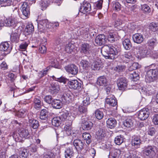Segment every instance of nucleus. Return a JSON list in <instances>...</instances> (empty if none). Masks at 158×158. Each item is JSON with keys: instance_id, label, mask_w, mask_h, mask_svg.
<instances>
[{"instance_id": "1", "label": "nucleus", "mask_w": 158, "mask_h": 158, "mask_svg": "<svg viewBox=\"0 0 158 158\" xmlns=\"http://www.w3.org/2000/svg\"><path fill=\"white\" fill-rule=\"evenodd\" d=\"M147 68L149 70L147 73L145 80L147 82H152L158 78V65L152 64Z\"/></svg>"}, {"instance_id": "2", "label": "nucleus", "mask_w": 158, "mask_h": 158, "mask_svg": "<svg viewBox=\"0 0 158 158\" xmlns=\"http://www.w3.org/2000/svg\"><path fill=\"white\" fill-rule=\"evenodd\" d=\"M103 55L106 59H114L117 57L118 53L117 48L113 46L105 45L102 48Z\"/></svg>"}, {"instance_id": "3", "label": "nucleus", "mask_w": 158, "mask_h": 158, "mask_svg": "<svg viewBox=\"0 0 158 158\" xmlns=\"http://www.w3.org/2000/svg\"><path fill=\"white\" fill-rule=\"evenodd\" d=\"M70 113L67 111L63 112L58 117H55L53 118L52 120V125L55 127H58L60 125L61 122L64 123L65 121H66L67 118Z\"/></svg>"}, {"instance_id": "4", "label": "nucleus", "mask_w": 158, "mask_h": 158, "mask_svg": "<svg viewBox=\"0 0 158 158\" xmlns=\"http://www.w3.org/2000/svg\"><path fill=\"white\" fill-rule=\"evenodd\" d=\"M74 118V116L71 113H70L67 118L66 121H65L64 123L65 124V126L64 127V130L66 131L68 135H69L71 134V125L72 124V122Z\"/></svg>"}, {"instance_id": "5", "label": "nucleus", "mask_w": 158, "mask_h": 158, "mask_svg": "<svg viewBox=\"0 0 158 158\" xmlns=\"http://www.w3.org/2000/svg\"><path fill=\"white\" fill-rule=\"evenodd\" d=\"M158 151V149L156 147L148 145L144 147L143 153L150 158L153 157Z\"/></svg>"}, {"instance_id": "6", "label": "nucleus", "mask_w": 158, "mask_h": 158, "mask_svg": "<svg viewBox=\"0 0 158 158\" xmlns=\"http://www.w3.org/2000/svg\"><path fill=\"white\" fill-rule=\"evenodd\" d=\"M38 28L39 30L42 32H44L45 31H52L51 28L49 27V23L47 19L40 20L38 22Z\"/></svg>"}, {"instance_id": "7", "label": "nucleus", "mask_w": 158, "mask_h": 158, "mask_svg": "<svg viewBox=\"0 0 158 158\" xmlns=\"http://www.w3.org/2000/svg\"><path fill=\"white\" fill-rule=\"evenodd\" d=\"M149 110L147 108H143L137 113L138 118L141 120L146 119L149 116Z\"/></svg>"}, {"instance_id": "8", "label": "nucleus", "mask_w": 158, "mask_h": 158, "mask_svg": "<svg viewBox=\"0 0 158 158\" xmlns=\"http://www.w3.org/2000/svg\"><path fill=\"white\" fill-rule=\"evenodd\" d=\"M142 142L140 136L134 135L132 137L131 143L132 146L137 148H139Z\"/></svg>"}, {"instance_id": "9", "label": "nucleus", "mask_w": 158, "mask_h": 158, "mask_svg": "<svg viewBox=\"0 0 158 158\" xmlns=\"http://www.w3.org/2000/svg\"><path fill=\"white\" fill-rule=\"evenodd\" d=\"M73 144L78 153L81 152L85 146L82 141L78 139H76L74 140Z\"/></svg>"}, {"instance_id": "10", "label": "nucleus", "mask_w": 158, "mask_h": 158, "mask_svg": "<svg viewBox=\"0 0 158 158\" xmlns=\"http://www.w3.org/2000/svg\"><path fill=\"white\" fill-rule=\"evenodd\" d=\"M67 84L70 88L74 89H79L81 86V83L75 79L68 80Z\"/></svg>"}, {"instance_id": "11", "label": "nucleus", "mask_w": 158, "mask_h": 158, "mask_svg": "<svg viewBox=\"0 0 158 158\" xmlns=\"http://www.w3.org/2000/svg\"><path fill=\"white\" fill-rule=\"evenodd\" d=\"M65 69L68 73L73 75L77 74L78 70L77 67L75 65L73 64L66 66Z\"/></svg>"}, {"instance_id": "12", "label": "nucleus", "mask_w": 158, "mask_h": 158, "mask_svg": "<svg viewBox=\"0 0 158 158\" xmlns=\"http://www.w3.org/2000/svg\"><path fill=\"white\" fill-rule=\"evenodd\" d=\"M127 81L125 77L119 78L117 80V84L119 90H123L126 89L127 85Z\"/></svg>"}, {"instance_id": "13", "label": "nucleus", "mask_w": 158, "mask_h": 158, "mask_svg": "<svg viewBox=\"0 0 158 158\" xmlns=\"http://www.w3.org/2000/svg\"><path fill=\"white\" fill-rule=\"evenodd\" d=\"M50 92L53 94H56L60 89L58 82H53L50 87Z\"/></svg>"}, {"instance_id": "14", "label": "nucleus", "mask_w": 158, "mask_h": 158, "mask_svg": "<svg viewBox=\"0 0 158 158\" xmlns=\"http://www.w3.org/2000/svg\"><path fill=\"white\" fill-rule=\"evenodd\" d=\"M81 52L85 54L86 56H89L91 51V46L87 43L82 44L81 47Z\"/></svg>"}, {"instance_id": "15", "label": "nucleus", "mask_w": 158, "mask_h": 158, "mask_svg": "<svg viewBox=\"0 0 158 158\" xmlns=\"http://www.w3.org/2000/svg\"><path fill=\"white\" fill-rule=\"evenodd\" d=\"M95 41L97 45L101 46L105 44L107 41V39L104 35L101 34L96 36Z\"/></svg>"}, {"instance_id": "16", "label": "nucleus", "mask_w": 158, "mask_h": 158, "mask_svg": "<svg viewBox=\"0 0 158 158\" xmlns=\"http://www.w3.org/2000/svg\"><path fill=\"white\" fill-rule=\"evenodd\" d=\"M106 102L107 104L112 106H115L117 105V101L113 95L107 96Z\"/></svg>"}, {"instance_id": "17", "label": "nucleus", "mask_w": 158, "mask_h": 158, "mask_svg": "<svg viewBox=\"0 0 158 158\" xmlns=\"http://www.w3.org/2000/svg\"><path fill=\"white\" fill-rule=\"evenodd\" d=\"M81 123L84 128L87 130H90L93 125V123L86 118L82 119Z\"/></svg>"}, {"instance_id": "18", "label": "nucleus", "mask_w": 158, "mask_h": 158, "mask_svg": "<svg viewBox=\"0 0 158 158\" xmlns=\"http://www.w3.org/2000/svg\"><path fill=\"white\" fill-rule=\"evenodd\" d=\"M132 39L134 43L139 44L143 42L144 38L142 34L140 33H137L133 35Z\"/></svg>"}, {"instance_id": "19", "label": "nucleus", "mask_w": 158, "mask_h": 158, "mask_svg": "<svg viewBox=\"0 0 158 158\" xmlns=\"http://www.w3.org/2000/svg\"><path fill=\"white\" fill-rule=\"evenodd\" d=\"M12 49V47L10 46L9 43L7 42L2 43L0 44V50L2 51L7 52L9 53Z\"/></svg>"}, {"instance_id": "20", "label": "nucleus", "mask_w": 158, "mask_h": 158, "mask_svg": "<svg viewBox=\"0 0 158 158\" xmlns=\"http://www.w3.org/2000/svg\"><path fill=\"white\" fill-rule=\"evenodd\" d=\"M96 83L99 86H105L108 85V81L106 77L102 76L98 78Z\"/></svg>"}, {"instance_id": "21", "label": "nucleus", "mask_w": 158, "mask_h": 158, "mask_svg": "<svg viewBox=\"0 0 158 158\" xmlns=\"http://www.w3.org/2000/svg\"><path fill=\"white\" fill-rule=\"evenodd\" d=\"M81 10L84 14L89 12L91 10L90 4L87 2H84L81 6Z\"/></svg>"}, {"instance_id": "22", "label": "nucleus", "mask_w": 158, "mask_h": 158, "mask_svg": "<svg viewBox=\"0 0 158 158\" xmlns=\"http://www.w3.org/2000/svg\"><path fill=\"white\" fill-rule=\"evenodd\" d=\"M17 23V20L14 18H10L5 20V26L15 27Z\"/></svg>"}, {"instance_id": "23", "label": "nucleus", "mask_w": 158, "mask_h": 158, "mask_svg": "<svg viewBox=\"0 0 158 158\" xmlns=\"http://www.w3.org/2000/svg\"><path fill=\"white\" fill-rule=\"evenodd\" d=\"M21 10L23 15L27 17L30 14L29 6L26 2L23 3L21 6Z\"/></svg>"}, {"instance_id": "24", "label": "nucleus", "mask_w": 158, "mask_h": 158, "mask_svg": "<svg viewBox=\"0 0 158 158\" xmlns=\"http://www.w3.org/2000/svg\"><path fill=\"white\" fill-rule=\"evenodd\" d=\"M74 155V152L71 147H69L65 150L64 156L66 158H71Z\"/></svg>"}, {"instance_id": "25", "label": "nucleus", "mask_w": 158, "mask_h": 158, "mask_svg": "<svg viewBox=\"0 0 158 158\" xmlns=\"http://www.w3.org/2000/svg\"><path fill=\"white\" fill-rule=\"evenodd\" d=\"M52 105L54 108L59 109L62 107V102L59 99H54L52 101Z\"/></svg>"}, {"instance_id": "26", "label": "nucleus", "mask_w": 158, "mask_h": 158, "mask_svg": "<svg viewBox=\"0 0 158 158\" xmlns=\"http://www.w3.org/2000/svg\"><path fill=\"white\" fill-rule=\"evenodd\" d=\"M138 52L140 56L143 57L148 54L149 53V51H148V48L145 46L139 47V48Z\"/></svg>"}, {"instance_id": "27", "label": "nucleus", "mask_w": 158, "mask_h": 158, "mask_svg": "<svg viewBox=\"0 0 158 158\" xmlns=\"http://www.w3.org/2000/svg\"><path fill=\"white\" fill-rule=\"evenodd\" d=\"M106 124L109 127L112 128L116 126L117 124V122L114 118H108L107 120Z\"/></svg>"}, {"instance_id": "28", "label": "nucleus", "mask_w": 158, "mask_h": 158, "mask_svg": "<svg viewBox=\"0 0 158 158\" xmlns=\"http://www.w3.org/2000/svg\"><path fill=\"white\" fill-rule=\"evenodd\" d=\"M123 45L124 48L127 50H129L131 47V44L130 40L126 39L123 41Z\"/></svg>"}, {"instance_id": "29", "label": "nucleus", "mask_w": 158, "mask_h": 158, "mask_svg": "<svg viewBox=\"0 0 158 158\" xmlns=\"http://www.w3.org/2000/svg\"><path fill=\"white\" fill-rule=\"evenodd\" d=\"M98 62L94 60L91 62V68L94 70H99L101 66Z\"/></svg>"}, {"instance_id": "30", "label": "nucleus", "mask_w": 158, "mask_h": 158, "mask_svg": "<svg viewBox=\"0 0 158 158\" xmlns=\"http://www.w3.org/2000/svg\"><path fill=\"white\" fill-rule=\"evenodd\" d=\"M48 117V112L46 109H42L40 112V118L42 120H47Z\"/></svg>"}, {"instance_id": "31", "label": "nucleus", "mask_w": 158, "mask_h": 158, "mask_svg": "<svg viewBox=\"0 0 158 158\" xmlns=\"http://www.w3.org/2000/svg\"><path fill=\"white\" fill-rule=\"evenodd\" d=\"M112 31H110L109 32L107 35V39L108 41L110 42H114L116 39V35L115 33L112 32Z\"/></svg>"}, {"instance_id": "32", "label": "nucleus", "mask_w": 158, "mask_h": 158, "mask_svg": "<svg viewBox=\"0 0 158 158\" xmlns=\"http://www.w3.org/2000/svg\"><path fill=\"white\" fill-rule=\"evenodd\" d=\"M110 155L114 158H118L121 153V152L119 149H114L110 152Z\"/></svg>"}, {"instance_id": "33", "label": "nucleus", "mask_w": 158, "mask_h": 158, "mask_svg": "<svg viewBox=\"0 0 158 158\" xmlns=\"http://www.w3.org/2000/svg\"><path fill=\"white\" fill-rule=\"evenodd\" d=\"M75 48V46L74 45L71 43H70L66 45L65 47V50L66 52L68 53H71L73 51Z\"/></svg>"}, {"instance_id": "34", "label": "nucleus", "mask_w": 158, "mask_h": 158, "mask_svg": "<svg viewBox=\"0 0 158 158\" xmlns=\"http://www.w3.org/2000/svg\"><path fill=\"white\" fill-rule=\"evenodd\" d=\"M19 154L21 158H26L28 155L27 149L23 148L20 149Z\"/></svg>"}, {"instance_id": "35", "label": "nucleus", "mask_w": 158, "mask_h": 158, "mask_svg": "<svg viewBox=\"0 0 158 158\" xmlns=\"http://www.w3.org/2000/svg\"><path fill=\"white\" fill-rule=\"evenodd\" d=\"M124 138L121 135H118L116 136L114 139V141L116 144L120 145L124 141Z\"/></svg>"}, {"instance_id": "36", "label": "nucleus", "mask_w": 158, "mask_h": 158, "mask_svg": "<svg viewBox=\"0 0 158 158\" xmlns=\"http://www.w3.org/2000/svg\"><path fill=\"white\" fill-rule=\"evenodd\" d=\"M29 122L31 124V126L33 129H36L39 126L38 121L34 120L33 118H29Z\"/></svg>"}, {"instance_id": "37", "label": "nucleus", "mask_w": 158, "mask_h": 158, "mask_svg": "<svg viewBox=\"0 0 158 158\" xmlns=\"http://www.w3.org/2000/svg\"><path fill=\"white\" fill-rule=\"evenodd\" d=\"M149 29L152 31L156 32L158 31V23H152L149 25Z\"/></svg>"}, {"instance_id": "38", "label": "nucleus", "mask_w": 158, "mask_h": 158, "mask_svg": "<svg viewBox=\"0 0 158 158\" xmlns=\"http://www.w3.org/2000/svg\"><path fill=\"white\" fill-rule=\"evenodd\" d=\"M29 133L28 130L23 129L19 133V135L22 138L27 139L29 138Z\"/></svg>"}, {"instance_id": "39", "label": "nucleus", "mask_w": 158, "mask_h": 158, "mask_svg": "<svg viewBox=\"0 0 158 158\" xmlns=\"http://www.w3.org/2000/svg\"><path fill=\"white\" fill-rule=\"evenodd\" d=\"M91 136L88 133L85 132L82 134V137L86 141L87 144H89L91 142Z\"/></svg>"}, {"instance_id": "40", "label": "nucleus", "mask_w": 158, "mask_h": 158, "mask_svg": "<svg viewBox=\"0 0 158 158\" xmlns=\"http://www.w3.org/2000/svg\"><path fill=\"white\" fill-rule=\"evenodd\" d=\"M50 3V0H41L40 2V5L42 10H45Z\"/></svg>"}, {"instance_id": "41", "label": "nucleus", "mask_w": 158, "mask_h": 158, "mask_svg": "<svg viewBox=\"0 0 158 158\" xmlns=\"http://www.w3.org/2000/svg\"><path fill=\"white\" fill-rule=\"evenodd\" d=\"M113 69L116 72H122L125 70L126 66L124 65L119 64L114 67H113Z\"/></svg>"}, {"instance_id": "42", "label": "nucleus", "mask_w": 158, "mask_h": 158, "mask_svg": "<svg viewBox=\"0 0 158 158\" xmlns=\"http://www.w3.org/2000/svg\"><path fill=\"white\" fill-rule=\"evenodd\" d=\"M25 31L28 34L33 33L34 31V27L32 24H29L26 26Z\"/></svg>"}, {"instance_id": "43", "label": "nucleus", "mask_w": 158, "mask_h": 158, "mask_svg": "<svg viewBox=\"0 0 158 158\" xmlns=\"http://www.w3.org/2000/svg\"><path fill=\"white\" fill-rule=\"evenodd\" d=\"M80 64L84 69L87 70L90 67V64L88 61L85 60H82Z\"/></svg>"}, {"instance_id": "44", "label": "nucleus", "mask_w": 158, "mask_h": 158, "mask_svg": "<svg viewBox=\"0 0 158 158\" xmlns=\"http://www.w3.org/2000/svg\"><path fill=\"white\" fill-rule=\"evenodd\" d=\"M71 94V93L70 92L68 91L64 94L63 98L65 101L66 102H70L71 101L72 97Z\"/></svg>"}, {"instance_id": "45", "label": "nucleus", "mask_w": 158, "mask_h": 158, "mask_svg": "<svg viewBox=\"0 0 158 158\" xmlns=\"http://www.w3.org/2000/svg\"><path fill=\"white\" fill-rule=\"evenodd\" d=\"M141 9L144 13H149L151 11V9L149 6L146 4L141 5Z\"/></svg>"}, {"instance_id": "46", "label": "nucleus", "mask_w": 158, "mask_h": 158, "mask_svg": "<svg viewBox=\"0 0 158 158\" xmlns=\"http://www.w3.org/2000/svg\"><path fill=\"white\" fill-rule=\"evenodd\" d=\"M141 156L136 151L133 152L130 155L125 156V158H141Z\"/></svg>"}, {"instance_id": "47", "label": "nucleus", "mask_w": 158, "mask_h": 158, "mask_svg": "<svg viewBox=\"0 0 158 158\" xmlns=\"http://www.w3.org/2000/svg\"><path fill=\"white\" fill-rule=\"evenodd\" d=\"M19 36L15 34H11L10 35V40L12 43H18L19 40Z\"/></svg>"}, {"instance_id": "48", "label": "nucleus", "mask_w": 158, "mask_h": 158, "mask_svg": "<svg viewBox=\"0 0 158 158\" xmlns=\"http://www.w3.org/2000/svg\"><path fill=\"white\" fill-rule=\"evenodd\" d=\"M95 116L98 119H101L103 117L104 114L102 111L97 110L95 112Z\"/></svg>"}, {"instance_id": "49", "label": "nucleus", "mask_w": 158, "mask_h": 158, "mask_svg": "<svg viewBox=\"0 0 158 158\" xmlns=\"http://www.w3.org/2000/svg\"><path fill=\"white\" fill-rule=\"evenodd\" d=\"M53 79H55L56 80V81H59L60 82H63L64 84L66 83L67 82H68V80L67 79L63 77H61L59 78H56L54 76L52 77Z\"/></svg>"}, {"instance_id": "50", "label": "nucleus", "mask_w": 158, "mask_h": 158, "mask_svg": "<svg viewBox=\"0 0 158 158\" xmlns=\"http://www.w3.org/2000/svg\"><path fill=\"white\" fill-rule=\"evenodd\" d=\"M132 120L129 118L126 119L123 123L124 126L127 127H131L132 125Z\"/></svg>"}, {"instance_id": "51", "label": "nucleus", "mask_w": 158, "mask_h": 158, "mask_svg": "<svg viewBox=\"0 0 158 158\" xmlns=\"http://www.w3.org/2000/svg\"><path fill=\"white\" fill-rule=\"evenodd\" d=\"M21 29L19 27H16L15 26V28H14L12 30V34H15L20 36L21 33Z\"/></svg>"}, {"instance_id": "52", "label": "nucleus", "mask_w": 158, "mask_h": 158, "mask_svg": "<svg viewBox=\"0 0 158 158\" xmlns=\"http://www.w3.org/2000/svg\"><path fill=\"white\" fill-rule=\"evenodd\" d=\"M34 102L35 104L34 107L36 109H39L40 107V100L39 98H35L34 99Z\"/></svg>"}, {"instance_id": "53", "label": "nucleus", "mask_w": 158, "mask_h": 158, "mask_svg": "<svg viewBox=\"0 0 158 158\" xmlns=\"http://www.w3.org/2000/svg\"><path fill=\"white\" fill-rule=\"evenodd\" d=\"M83 103V105L85 106L89 104L90 103V99L89 96L86 95L84 97Z\"/></svg>"}, {"instance_id": "54", "label": "nucleus", "mask_w": 158, "mask_h": 158, "mask_svg": "<svg viewBox=\"0 0 158 158\" xmlns=\"http://www.w3.org/2000/svg\"><path fill=\"white\" fill-rule=\"evenodd\" d=\"M113 8L114 10L118 11L120 10L121 5L119 2H114L113 4Z\"/></svg>"}, {"instance_id": "55", "label": "nucleus", "mask_w": 158, "mask_h": 158, "mask_svg": "<svg viewBox=\"0 0 158 158\" xmlns=\"http://www.w3.org/2000/svg\"><path fill=\"white\" fill-rule=\"evenodd\" d=\"M139 64L137 63H134L129 68V70L131 71L132 70H135L139 68Z\"/></svg>"}, {"instance_id": "56", "label": "nucleus", "mask_w": 158, "mask_h": 158, "mask_svg": "<svg viewBox=\"0 0 158 158\" xmlns=\"http://www.w3.org/2000/svg\"><path fill=\"white\" fill-rule=\"evenodd\" d=\"M55 156V155L54 153L51 152H48L44 155L43 158H53Z\"/></svg>"}, {"instance_id": "57", "label": "nucleus", "mask_w": 158, "mask_h": 158, "mask_svg": "<svg viewBox=\"0 0 158 158\" xmlns=\"http://www.w3.org/2000/svg\"><path fill=\"white\" fill-rule=\"evenodd\" d=\"M51 64L52 67L57 68L59 65L58 61L56 59H52L51 60Z\"/></svg>"}, {"instance_id": "58", "label": "nucleus", "mask_w": 158, "mask_h": 158, "mask_svg": "<svg viewBox=\"0 0 158 158\" xmlns=\"http://www.w3.org/2000/svg\"><path fill=\"white\" fill-rule=\"evenodd\" d=\"M78 110L81 113H85L87 111V108L86 106L84 105L83 106H80L79 107Z\"/></svg>"}, {"instance_id": "59", "label": "nucleus", "mask_w": 158, "mask_h": 158, "mask_svg": "<svg viewBox=\"0 0 158 158\" xmlns=\"http://www.w3.org/2000/svg\"><path fill=\"white\" fill-rule=\"evenodd\" d=\"M52 97L50 95H47L44 98V101L48 104L52 103Z\"/></svg>"}, {"instance_id": "60", "label": "nucleus", "mask_w": 158, "mask_h": 158, "mask_svg": "<svg viewBox=\"0 0 158 158\" xmlns=\"http://www.w3.org/2000/svg\"><path fill=\"white\" fill-rule=\"evenodd\" d=\"M28 45V44L26 42H23L19 46V48L22 51H25L26 50L27 47Z\"/></svg>"}, {"instance_id": "61", "label": "nucleus", "mask_w": 158, "mask_h": 158, "mask_svg": "<svg viewBox=\"0 0 158 158\" xmlns=\"http://www.w3.org/2000/svg\"><path fill=\"white\" fill-rule=\"evenodd\" d=\"M152 122L155 125H158V114H156L152 117Z\"/></svg>"}, {"instance_id": "62", "label": "nucleus", "mask_w": 158, "mask_h": 158, "mask_svg": "<svg viewBox=\"0 0 158 158\" xmlns=\"http://www.w3.org/2000/svg\"><path fill=\"white\" fill-rule=\"evenodd\" d=\"M47 48L46 47L43 45L40 46L39 48V51L41 53H45L46 52Z\"/></svg>"}, {"instance_id": "63", "label": "nucleus", "mask_w": 158, "mask_h": 158, "mask_svg": "<svg viewBox=\"0 0 158 158\" xmlns=\"http://www.w3.org/2000/svg\"><path fill=\"white\" fill-rule=\"evenodd\" d=\"M130 77L133 79H136L138 80L139 78V75L138 73H137L135 71H134L133 73H130Z\"/></svg>"}, {"instance_id": "64", "label": "nucleus", "mask_w": 158, "mask_h": 158, "mask_svg": "<svg viewBox=\"0 0 158 158\" xmlns=\"http://www.w3.org/2000/svg\"><path fill=\"white\" fill-rule=\"evenodd\" d=\"M122 21L121 20L118 19L115 21L114 26L115 27H116L118 26H120L122 25Z\"/></svg>"}]
</instances>
